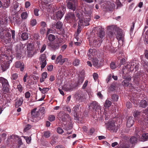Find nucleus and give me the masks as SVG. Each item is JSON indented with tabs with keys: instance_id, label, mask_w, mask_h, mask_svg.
I'll return each instance as SVG.
<instances>
[{
	"instance_id": "nucleus-1",
	"label": "nucleus",
	"mask_w": 148,
	"mask_h": 148,
	"mask_svg": "<svg viewBox=\"0 0 148 148\" xmlns=\"http://www.w3.org/2000/svg\"><path fill=\"white\" fill-rule=\"evenodd\" d=\"M0 64L3 71H5L9 67L12 62L13 56L12 55V50L10 47H1L0 49Z\"/></svg>"
},
{
	"instance_id": "nucleus-2",
	"label": "nucleus",
	"mask_w": 148,
	"mask_h": 148,
	"mask_svg": "<svg viewBox=\"0 0 148 148\" xmlns=\"http://www.w3.org/2000/svg\"><path fill=\"white\" fill-rule=\"evenodd\" d=\"M133 116L134 117L140 122L142 125H148V109L143 110L142 112H140L137 111H135Z\"/></svg>"
},
{
	"instance_id": "nucleus-3",
	"label": "nucleus",
	"mask_w": 148,
	"mask_h": 148,
	"mask_svg": "<svg viewBox=\"0 0 148 148\" xmlns=\"http://www.w3.org/2000/svg\"><path fill=\"white\" fill-rule=\"evenodd\" d=\"M98 37L100 39H98L97 37H94L91 40H89V42L90 45L94 47H99L102 42V38L105 36V32L103 30H100L98 34Z\"/></svg>"
},
{
	"instance_id": "nucleus-4",
	"label": "nucleus",
	"mask_w": 148,
	"mask_h": 148,
	"mask_svg": "<svg viewBox=\"0 0 148 148\" xmlns=\"http://www.w3.org/2000/svg\"><path fill=\"white\" fill-rule=\"evenodd\" d=\"M81 9L77 10L76 11L77 16L79 19L78 26H81L83 25L84 15L85 14L86 10L84 8L81 7Z\"/></svg>"
},
{
	"instance_id": "nucleus-5",
	"label": "nucleus",
	"mask_w": 148,
	"mask_h": 148,
	"mask_svg": "<svg viewBox=\"0 0 148 148\" xmlns=\"http://www.w3.org/2000/svg\"><path fill=\"white\" fill-rule=\"evenodd\" d=\"M145 130L143 128L142 130H140L138 129H136V134L138 138H139L140 135L142 134L141 141H145L148 140V133H144Z\"/></svg>"
},
{
	"instance_id": "nucleus-6",
	"label": "nucleus",
	"mask_w": 148,
	"mask_h": 148,
	"mask_svg": "<svg viewBox=\"0 0 148 148\" xmlns=\"http://www.w3.org/2000/svg\"><path fill=\"white\" fill-rule=\"evenodd\" d=\"M1 84L2 87V90L4 92H8L9 85L8 80L3 77H0V88H1Z\"/></svg>"
},
{
	"instance_id": "nucleus-7",
	"label": "nucleus",
	"mask_w": 148,
	"mask_h": 148,
	"mask_svg": "<svg viewBox=\"0 0 148 148\" xmlns=\"http://www.w3.org/2000/svg\"><path fill=\"white\" fill-rule=\"evenodd\" d=\"M60 43L61 42L59 40L58 41H56L52 43H47V45L51 47L52 50H56L59 48Z\"/></svg>"
},
{
	"instance_id": "nucleus-8",
	"label": "nucleus",
	"mask_w": 148,
	"mask_h": 148,
	"mask_svg": "<svg viewBox=\"0 0 148 148\" xmlns=\"http://www.w3.org/2000/svg\"><path fill=\"white\" fill-rule=\"evenodd\" d=\"M39 89L43 94H42V97L41 98L37 99L38 97L37 96L36 97V99L37 101H40L44 100L45 97V94L49 90V88H44L42 89L40 87H39Z\"/></svg>"
},
{
	"instance_id": "nucleus-9",
	"label": "nucleus",
	"mask_w": 148,
	"mask_h": 148,
	"mask_svg": "<svg viewBox=\"0 0 148 148\" xmlns=\"http://www.w3.org/2000/svg\"><path fill=\"white\" fill-rule=\"evenodd\" d=\"M40 64L41 65V69L42 70L45 68L47 64L46 56L44 54L41 55L40 58Z\"/></svg>"
},
{
	"instance_id": "nucleus-10",
	"label": "nucleus",
	"mask_w": 148,
	"mask_h": 148,
	"mask_svg": "<svg viewBox=\"0 0 148 148\" xmlns=\"http://www.w3.org/2000/svg\"><path fill=\"white\" fill-rule=\"evenodd\" d=\"M124 36V35L122 31H119L117 32L116 35V38L119 43H120L123 44Z\"/></svg>"
},
{
	"instance_id": "nucleus-11",
	"label": "nucleus",
	"mask_w": 148,
	"mask_h": 148,
	"mask_svg": "<svg viewBox=\"0 0 148 148\" xmlns=\"http://www.w3.org/2000/svg\"><path fill=\"white\" fill-rule=\"evenodd\" d=\"M75 16L73 12H70L67 13L65 16V19L69 22L75 21Z\"/></svg>"
},
{
	"instance_id": "nucleus-12",
	"label": "nucleus",
	"mask_w": 148,
	"mask_h": 148,
	"mask_svg": "<svg viewBox=\"0 0 148 148\" xmlns=\"http://www.w3.org/2000/svg\"><path fill=\"white\" fill-rule=\"evenodd\" d=\"M136 64V63H135L134 61L133 60L130 62L128 63L126 67L131 71L134 70V69L135 70H137L138 67Z\"/></svg>"
},
{
	"instance_id": "nucleus-13",
	"label": "nucleus",
	"mask_w": 148,
	"mask_h": 148,
	"mask_svg": "<svg viewBox=\"0 0 148 148\" xmlns=\"http://www.w3.org/2000/svg\"><path fill=\"white\" fill-rule=\"evenodd\" d=\"M67 60L66 58H62V56L60 55L57 57L55 62L56 64L59 63L60 65H62Z\"/></svg>"
},
{
	"instance_id": "nucleus-14",
	"label": "nucleus",
	"mask_w": 148,
	"mask_h": 148,
	"mask_svg": "<svg viewBox=\"0 0 148 148\" xmlns=\"http://www.w3.org/2000/svg\"><path fill=\"white\" fill-rule=\"evenodd\" d=\"M67 6L69 9L75 11L77 6V0H73V3H68Z\"/></svg>"
},
{
	"instance_id": "nucleus-15",
	"label": "nucleus",
	"mask_w": 148,
	"mask_h": 148,
	"mask_svg": "<svg viewBox=\"0 0 148 148\" xmlns=\"http://www.w3.org/2000/svg\"><path fill=\"white\" fill-rule=\"evenodd\" d=\"M58 116L59 118L64 122H65L66 120V117L69 118V119H70V121H71V119L70 117H69V116L68 114H66L64 112H60Z\"/></svg>"
},
{
	"instance_id": "nucleus-16",
	"label": "nucleus",
	"mask_w": 148,
	"mask_h": 148,
	"mask_svg": "<svg viewBox=\"0 0 148 148\" xmlns=\"http://www.w3.org/2000/svg\"><path fill=\"white\" fill-rule=\"evenodd\" d=\"M64 13L61 11H58L56 14L53 16V19L55 20H60L63 17Z\"/></svg>"
},
{
	"instance_id": "nucleus-17",
	"label": "nucleus",
	"mask_w": 148,
	"mask_h": 148,
	"mask_svg": "<svg viewBox=\"0 0 148 148\" xmlns=\"http://www.w3.org/2000/svg\"><path fill=\"white\" fill-rule=\"evenodd\" d=\"M40 5L42 6V8L44 9L50 8L51 6L50 2L47 0H45L44 1H42L41 2Z\"/></svg>"
},
{
	"instance_id": "nucleus-18",
	"label": "nucleus",
	"mask_w": 148,
	"mask_h": 148,
	"mask_svg": "<svg viewBox=\"0 0 148 148\" xmlns=\"http://www.w3.org/2000/svg\"><path fill=\"white\" fill-rule=\"evenodd\" d=\"M97 52L95 49H90L88 53V55L90 59L94 58V56L97 54Z\"/></svg>"
},
{
	"instance_id": "nucleus-19",
	"label": "nucleus",
	"mask_w": 148,
	"mask_h": 148,
	"mask_svg": "<svg viewBox=\"0 0 148 148\" xmlns=\"http://www.w3.org/2000/svg\"><path fill=\"white\" fill-rule=\"evenodd\" d=\"M15 66L16 68H19L21 71L23 72L25 68L24 64L20 61H18L16 62Z\"/></svg>"
},
{
	"instance_id": "nucleus-20",
	"label": "nucleus",
	"mask_w": 148,
	"mask_h": 148,
	"mask_svg": "<svg viewBox=\"0 0 148 148\" xmlns=\"http://www.w3.org/2000/svg\"><path fill=\"white\" fill-rule=\"evenodd\" d=\"M4 40L6 43H10L11 41V33L8 32H6L5 33Z\"/></svg>"
},
{
	"instance_id": "nucleus-21",
	"label": "nucleus",
	"mask_w": 148,
	"mask_h": 148,
	"mask_svg": "<svg viewBox=\"0 0 148 148\" xmlns=\"http://www.w3.org/2000/svg\"><path fill=\"white\" fill-rule=\"evenodd\" d=\"M106 128L108 130L116 131L117 130L116 127L114 123H108L107 125Z\"/></svg>"
},
{
	"instance_id": "nucleus-22",
	"label": "nucleus",
	"mask_w": 148,
	"mask_h": 148,
	"mask_svg": "<svg viewBox=\"0 0 148 148\" xmlns=\"http://www.w3.org/2000/svg\"><path fill=\"white\" fill-rule=\"evenodd\" d=\"M132 116L129 117L127 120V126L128 127H132L134 123V121L133 119Z\"/></svg>"
},
{
	"instance_id": "nucleus-23",
	"label": "nucleus",
	"mask_w": 148,
	"mask_h": 148,
	"mask_svg": "<svg viewBox=\"0 0 148 148\" xmlns=\"http://www.w3.org/2000/svg\"><path fill=\"white\" fill-rule=\"evenodd\" d=\"M3 2V9H5L8 8L10 5V0H2Z\"/></svg>"
},
{
	"instance_id": "nucleus-24",
	"label": "nucleus",
	"mask_w": 148,
	"mask_h": 148,
	"mask_svg": "<svg viewBox=\"0 0 148 148\" xmlns=\"http://www.w3.org/2000/svg\"><path fill=\"white\" fill-rule=\"evenodd\" d=\"M18 138V146H16V148H19L20 147L21 145L22 144V141L21 139L20 138H19L18 137V136H11L9 138H8L7 140L8 141H9L11 139H12L13 138Z\"/></svg>"
},
{
	"instance_id": "nucleus-25",
	"label": "nucleus",
	"mask_w": 148,
	"mask_h": 148,
	"mask_svg": "<svg viewBox=\"0 0 148 148\" xmlns=\"http://www.w3.org/2000/svg\"><path fill=\"white\" fill-rule=\"evenodd\" d=\"M79 110V106L77 105L75 106L73 108V111L74 113V115L75 117L78 118L80 117L78 114V111Z\"/></svg>"
},
{
	"instance_id": "nucleus-26",
	"label": "nucleus",
	"mask_w": 148,
	"mask_h": 148,
	"mask_svg": "<svg viewBox=\"0 0 148 148\" xmlns=\"http://www.w3.org/2000/svg\"><path fill=\"white\" fill-rule=\"evenodd\" d=\"M131 80V77L130 76L127 77L122 82L123 85L125 86H127L129 84V82Z\"/></svg>"
},
{
	"instance_id": "nucleus-27",
	"label": "nucleus",
	"mask_w": 148,
	"mask_h": 148,
	"mask_svg": "<svg viewBox=\"0 0 148 148\" xmlns=\"http://www.w3.org/2000/svg\"><path fill=\"white\" fill-rule=\"evenodd\" d=\"M90 106L93 109H100L101 110L100 106L98 105V104L96 101H93L90 104Z\"/></svg>"
},
{
	"instance_id": "nucleus-28",
	"label": "nucleus",
	"mask_w": 148,
	"mask_h": 148,
	"mask_svg": "<svg viewBox=\"0 0 148 148\" xmlns=\"http://www.w3.org/2000/svg\"><path fill=\"white\" fill-rule=\"evenodd\" d=\"M63 24L60 21L58 22L56 24L55 23H52V26L53 27H56L57 29H60L62 26Z\"/></svg>"
},
{
	"instance_id": "nucleus-29",
	"label": "nucleus",
	"mask_w": 148,
	"mask_h": 148,
	"mask_svg": "<svg viewBox=\"0 0 148 148\" xmlns=\"http://www.w3.org/2000/svg\"><path fill=\"white\" fill-rule=\"evenodd\" d=\"M31 115L33 117H40L39 113L38 111H36V109H34L31 112Z\"/></svg>"
},
{
	"instance_id": "nucleus-30",
	"label": "nucleus",
	"mask_w": 148,
	"mask_h": 148,
	"mask_svg": "<svg viewBox=\"0 0 148 148\" xmlns=\"http://www.w3.org/2000/svg\"><path fill=\"white\" fill-rule=\"evenodd\" d=\"M23 97H21L16 102L15 106L16 108H18L19 106H21L23 103Z\"/></svg>"
},
{
	"instance_id": "nucleus-31",
	"label": "nucleus",
	"mask_w": 148,
	"mask_h": 148,
	"mask_svg": "<svg viewBox=\"0 0 148 148\" xmlns=\"http://www.w3.org/2000/svg\"><path fill=\"white\" fill-rule=\"evenodd\" d=\"M16 50L17 52L16 53L18 54L19 56H20L21 54L22 51L23 50V48L20 45H18L16 47Z\"/></svg>"
},
{
	"instance_id": "nucleus-32",
	"label": "nucleus",
	"mask_w": 148,
	"mask_h": 148,
	"mask_svg": "<svg viewBox=\"0 0 148 148\" xmlns=\"http://www.w3.org/2000/svg\"><path fill=\"white\" fill-rule=\"evenodd\" d=\"M46 37L50 43L54 41L56 38L55 36L52 34L47 35Z\"/></svg>"
},
{
	"instance_id": "nucleus-33",
	"label": "nucleus",
	"mask_w": 148,
	"mask_h": 148,
	"mask_svg": "<svg viewBox=\"0 0 148 148\" xmlns=\"http://www.w3.org/2000/svg\"><path fill=\"white\" fill-rule=\"evenodd\" d=\"M63 124L64 125H63L62 126L64 130L68 131L69 130H71L72 129V127L71 124H69L68 125L67 124L63 123Z\"/></svg>"
},
{
	"instance_id": "nucleus-34",
	"label": "nucleus",
	"mask_w": 148,
	"mask_h": 148,
	"mask_svg": "<svg viewBox=\"0 0 148 148\" xmlns=\"http://www.w3.org/2000/svg\"><path fill=\"white\" fill-rule=\"evenodd\" d=\"M92 64L96 67L97 68L99 66V65L98 63V60L97 58H92Z\"/></svg>"
},
{
	"instance_id": "nucleus-35",
	"label": "nucleus",
	"mask_w": 148,
	"mask_h": 148,
	"mask_svg": "<svg viewBox=\"0 0 148 148\" xmlns=\"http://www.w3.org/2000/svg\"><path fill=\"white\" fill-rule=\"evenodd\" d=\"M27 49L28 51H33L34 50V45L31 43L28 44L27 45Z\"/></svg>"
},
{
	"instance_id": "nucleus-36",
	"label": "nucleus",
	"mask_w": 148,
	"mask_h": 148,
	"mask_svg": "<svg viewBox=\"0 0 148 148\" xmlns=\"http://www.w3.org/2000/svg\"><path fill=\"white\" fill-rule=\"evenodd\" d=\"M147 101L145 100H142L140 103V106L141 107L145 108L147 106Z\"/></svg>"
},
{
	"instance_id": "nucleus-37",
	"label": "nucleus",
	"mask_w": 148,
	"mask_h": 148,
	"mask_svg": "<svg viewBox=\"0 0 148 148\" xmlns=\"http://www.w3.org/2000/svg\"><path fill=\"white\" fill-rule=\"evenodd\" d=\"M21 38L23 40H27L28 38V35L26 33H23L21 35Z\"/></svg>"
},
{
	"instance_id": "nucleus-38",
	"label": "nucleus",
	"mask_w": 148,
	"mask_h": 148,
	"mask_svg": "<svg viewBox=\"0 0 148 148\" xmlns=\"http://www.w3.org/2000/svg\"><path fill=\"white\" fill-rule=\"evenodd\" d=\"M21 17L23 19H26L28 17V14L26 12H23L21 14Z\"/></svg>"
},
{
	"instance_id": "nucleus-39",
	"label": "nucleus",
	"mask_w": 148,
	"mask_h": 148,
	"mask_svg": "<svg viewBox=\"0 0 148 148\" xmlns=\"http://www.w3.org/2000/svg\"><path fill=\"white\" fill-rule=\"evenodd\" d=\"M137 138H136L134 136L132 137L130 139V142L132 144H135L137 142Z\"/></svg>"
},
{
	"instance_id": "nucleus-40",
	"label": "nucleus",
	"mask_w": 148,
	"mask_h": 148,
	"mask_svg": "<svg viewBox=\"0 0 148 148\" xmlns=\"http://www.w3.org/2000/svg\"><path fill=\"white\" fill-rule=\"evenodd\" d=\"M111 103V101L107 99L105 102L104 106L106 108H109L110 106Z\"/></svg>"
},
{
	"instance_id": "nucleus-41",
	"label": "nucleus",
	"mask_w": 148,
	"mask_h": 148,
	"mask_svg": "<svg viewBox=\"0 0 148 148\" xmlns=\"http://www.w3.org/2000/svg\"><path fill=\"white\" fill-rule=\"evenodd\" d=\"M56 119V116L53 115H50L48 117V120L51 122L54 121Z\"/></svg>"
},
{
	"instance_id": "nucleus-42",
	"label": "nucleus",
	"mask_w": 148,
	"mask_h": 148,
	"mask_svg": "<svg viewBox=\"0 0 148 148\" xmlns=\"http://www.w3.org/2000/svg\"><path fill=\"white\" fill-rule=\"evenodd\" d=\"M6 31L2 27L0 28V35L1 37H3L4 34L6 33Z\"/></svg>"
},
{
	"instance_id": "nucleus-43",
	"label": "nucleus",
	"mask_w": 148,
	"mask_h": 148,
	"mask_svg": "<svg viewBox=\"0 0 148 148\" xmlns=\"http://www.w3.org/2000/svg\"><path fill=\"white\" fill-rule=\"evenodd\" d=\"M80 62V61L79 59H76L73 61V64L75 66H77L79 65Z\"/></svg>"
},
{
	"instance_id": "nucleus-44",
	"label": "nucleus",
	"mask_w": 148,
	"mask_h": 148,
	"mask_svg": "<svg viewBox=\"0 0 148 148\" xmlns=\"http://www.w3.org/2000/svg\"><path fill=\"white\" fill-rule=\"evenodd\" d=\"M18 75L16 73H14L11 75V79L12 80H16L18 77Z\"/></svg>"
},
{
	"instance_id": "nucleus-45",
	"label": "nucleus",
	"mask_w": 148,
	"mask_h": 148,
	"mask_svg": "<svg viewBox=\"0 0 148 148\" xmlns=\"http://www.w3.org/2000/svg\"><path fill=\"white\" fill-rule=\"evenodd\" d=\"M39 113V114L40 113L41 114V115H42L43 114H45V109L44 107H41L40 108L39 110L38 111Z\"/></svg>"
},
{
	"instance_id": "nucleus-46",
	"label": "nucleus",
	"mask_w": 148,
	"mask_h": 148,
	"mask_svg": "<svg viewBox=\"0 0 148 148\" xmlns=\"http://www.w3.org/2000/svg\"><path fill=\"white\" fill-rule=\"evenodd\" d=\"M84 80V77H79V79L78 81V83L79 84H81L83 82Z\"/></svg>"
},
{
	"instance_id": "nucleus-47",
	"label": "nucleus",
	"mask_w": 148,
	"mask_h": 148,
	"mask_svg": "<svg viewBox=\"0 0 148 148\" xmlns=\"http://www.w3.org/2000/svg\"><path fill=\"white\" fill-rule=\"evenodd\" d=\"M37 23L36 20L35 19H32L30 21V25L32 26L35 25Z\"/></svg>"
},
{
	"instance_id": "nucleus-48",
	"label": "nucleus",
	"mask_w": 148,
	"mask_h": 148,
	"mask_svg": "<svg viewBox=\"0 0 148 148\" xmlns=\"http://www.w3.org/2000/svg\"><path fill=\"white\" fill-rule=\"evenodd\" d=\"M118 96L116 95H113L112 96V99L114 101H117L118 100Z\"/></svg>"
},
{
	"instance_id": "nucleus-49",
	"label": "nucleus",
	"mask_w": 148,
	"mask_h": 148,
	"mask_svg": "<svg viewBox=\"0 0 148 148\" xmlns=\"http://www.w3.org/2000/svg\"><path fill=\"white\" fill-rule=\"evenodd\" d=\"M114 32L113 31H110L108 34V36L109 38L111 39L114 37Z\"/></svg>"
},
{
	"instance_id": "nucleus-50",
	"label": "nucleus",
	"mask_w": 148,
	"mask_h": 148,
	"mask_svg": "<svg viewBox=\"0 0 148 148\" xmlns=\"http://www.w3.org/2000/svg\"><path fill=\"white\" fill-rule=\"evenodd\" d=\"M57 132L60 134H62L64 132L63 130L60 127H58L57 129Z\"/></svg>"
},
{
	"instance_id": "nucleus-51",
	"label": "nucleus",
	"mask_w": 148,
	"mask_h": 148,
	"mask_svg": "<svg viewBox=\"0 0 148 148\" xmlns=\"http://www.w3.org/2000/svg\"><path fill=\"white\" fill-rule=\"evenodd\" d=\"M31 96L30 93L29 91H27L25 94V97L26 99H29Z\"/></svg>"
},
{
	"instance_id": "nucleus-52",
	"label": "nucleus",
	"mask_w": 148,
	"mask_h": 148,
	"mask_svg": "<svg viewBox=\"0 0 148 148\" xmlns=\"http://www.w3.org/2000/svg\"><path fill=\"white\" fill-rule=\"evenodd\" d=\"M32 126L29 124L27 125L24 130V131L26 132L31 128Z\"/></svg>"
},
{
	"instance_id": "nucleus-53",
	"label": "nucleus",
	"mask_w": 148,
	"mask_h": 148,
	"mask_svg": "<svg viewBox=\"0 0 148 148\" xmlns=\"http://www.w3.org/2000/svg\"><path fill=\"white\" fill-rule=\"evenodd\" d=\"M25 139L26 140V141L27 143H30L31 140V138L27 136H23Z\"/></svg>"
},
{
	"instance_id": "nucleus-54",
	"label": "nucleus",
	"mask_w": 148,
	"mask_h": 148,
	"mask_svg": "<svg viewBox=\"0 0 148 148\" xmlns=\"http://www.w3.org/2000/svg\"><path fill=\"white\" fill-rule=\"evenodd\" d=\"M44 135L46 138H48L50 136V133L49 131L45 132H44Z\"/></svg>"
},
{
	"instance_id": "nucleus-55",
	"label": "nucleus",
	"mask_w": 148,
	"mask_h": 148,
	"mask_svg": "<svg viewBox=\"0 0 148 148\" xmlns=\"http://www.w3.org/2000/svg\"><path fill=\"white\" fill-rule=\"evenodd\" d=\"M10 32H11L12 37V39L14 40V41L15 40V31L14 30H10Z\"/></svg>"
},
{
	"instance_id": "nucleus-56",
	"label": "nucleus",
	"mask_w": 148,
	"mask_h": 148,
	"mask_svg": "<svg viewBox=\"0 0 148 148\" xmlns=\"http://www.w3.org/2000/svg\"><path fill=\"white\" fill-rule=\"evenodd\" d=\"M110 46L111 45V44H110ZM111 47H110V46H105L104 47V48H103V50L104 51H109L110 50V48Z\"/></svg>"
},
{
	"instance_id": "nucleus-57",
	"label": "nucleus",
	"mask_w": 148,
	"mask_h": 148,
	"mask_svg": "<svg viewBox=\"0 0 148 148\" xmlns=\"http://www.w3.org/2000/svg\"><path fill=\"white\" fill-rule=\"evenodd\" d=\"M31 4L30 2L29 1H26L25 2V5L26 8H29L30 5Z\"/></svg>"
},
{
	"instance_id": "nucleus-58",
	"label": "nucleus",
	"mask_w": 148,
	"mask_h": 148,
	"mask_svg": "<svg viewBox=\"0 0 148 148\" xmlns=\"http://www.w3.org/2000/svg\"><path fill=\"white\" fill-rule=\"evenodd\" d=\"M17 88L20 92H22L23 91V87L22 86L19 84L17 86Z\"/></svg>"
},
{
	"instance_id": "nucleus-59",
	"label": "nucleus",
	"mask_w": 148,
	"mask_h": 148,
	"mask_svg": "<svg viewBox=\"0 0 148 148\" xmlns=\"http://www.w3.org/2000/svg\"><path fill=\"white\" fill-rule=\"evenodd\" d=\"M40 32L41 34H44L46 32L45 29L44 27H42L41 28Z\"/></svg>"
},
{
	"instance_id": "nucleus-60",
	"label": "nucleus",
	"mask_w": 148,
	"mask_h": 148,
	"mask_svg": "<svg viewBox=\"0 0 148 148\" xmlns=\"http://www.w3.org/2000/svg\"><path fill=\"white\" fill-rule=\"evenodd\" d=\"M47 73L46 72H44L42 74V77L45 79L47 78Z\"/></svg>"
},
{
	"instance_id": "nucleus-61",
	"label": "nucleus",
	"mask_w": 148,
	"mask_h": 148,
	"mask_svg": "<svg viewBox=\"0 0 148 148\" xmlns=\"http://www.w3.org/2000/svg\"><path fill=\"white\" fill-rule=\"evenodd\" d=\"M39 10L38 9L36 8L34 10V14L36 16H38L39 15L38 14Z\"/></svg>"
},
{
	"instance_id": "nucleus-62",
	"label": "nucleus",
	"mask_w": 148,
	"mask_h": 148,
	"mask_svg": "<svg viewBox=\"0 0 148 148\" xmlns=\"http://www.w3.org/2000/svg\"><path fill=\"white\" fill-rule=\"evenodd\" d=\"M88 81L87 80H86L84 84L83 85V86L82 87V89H84L85 88L87 85H88Z\"/></svg>"
},
{
	"instance_id": "nucleus-63",
	"label": "nucleus",
	"mask_w": 148,
	"mask_h": 148,
	"mask_svg": "<svg viewBox=\"0 0 148 148\" xmlns=\"http://www.w3.org/2000/svg\"><path fill=\"white\" fill-rule=\"evenodd\" d=\"M110 66L112 69H114L116 68V66L114 62H112L110 64Z\"/></svg>"
},
{
	"instance_id": "nucleus-64",
	"label": "nucleus",
	"mask_w": 148,
	"mask_h": 148,
	"mask_svg": "<svg viewBox=\"0 0 148 148\" xmlns=\"http://www.w3.org/2000/svg\"><path fill=\"white\" fill-rule=\"evenodd\" d=\"M46 45L45 44H44L42 46V48L40 50V52L42 53L46 49Z\"/></svg>"
}]
</instances>
